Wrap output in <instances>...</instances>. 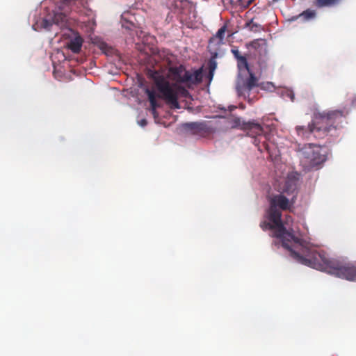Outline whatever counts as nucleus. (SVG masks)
Wrapping results in <instances>:
<instances>
[{
  "mask_svg": "<svg viewBox=\"0 0 356 356\" xmlns=\"http://www.w3.org/2000/svg\"><path fill=\"white\" fill-rule=\"evenodd\" d=\"M147 76L152 81L153 87L152 89L147 88L145 93L148 97L152 114L155 115L156 108L161 106L156 98L164 100L171 108H179V96H190L186 87L191 88L193 86L202 82V68L191 72L186 70L182 65L170 67L168 76L174 83H170L167 76L156 70H149Z\"/></svg>",
  "mask_w": 356,
  "mask_h": 356,
  "instance_id": "1",
  "label": "nucleus"
},
{
  "mask_svg": "<svg viewBox=\"0 0 356 356\" xmlns=\"http://www.w3.org/2000/svg\"><path fill=\"white\" fill-rule=\"evenodd\" d=\"M300 264L340 278L356 281V262L330 258L326 252L317 251L311 244Z\"/></svg>",
  "mask_w": 356,
  "mask_h": 356,
  "instance_id": "2",
  "label": "nucleus"
},
{
  "mask_svg": "<svg viewBox=\"0 0 356 356\" xmlns=\"http://www.w3.org/2000/svg\"><path fill=\"white\" fill-rule=\"evenodd\" d=\"M348 111L346 108L327 110L314 114L311 123L307 127L297 126V134L302 138H309L313 136L316 138H324L332 130H336L346 119Z\"/></svg>",
  "mask_w": 356,
  "mask_h": 356,
  "instance_id": "3",
  "label": "nucleus"
},
{
  "mask_svg": "<svg viewBox=\"0 0 356 356\" xmlns=\"http://www.w3.org/2000/svg\"><path fill=\"white\" fill-rule=\"evenodd\" d=\"M268 216H269L268 214ZM268 219L270 222H261L260 223L261 228L264 231L267 229L274 230L273 236L281 239L282 246L289 251L291 257L300 263L310 243L295 236L292 233L287 231L280 218L277 224L269 217Z\"/></svg>",
  "mask_w": 356,
  "mask_h": 356,
  "instance_id": "4",
  "label": "nucleus"
},
{
  "mask_svg": "<svg viewBox=\"0 0 356 356\" xmlns=\"http://www.w3.org/2000/svg\"><path fill=\"white\" fill-rule=\"evenodd\" d=\"M300 165L305 171L318 169L327 159V149L325 147L309 143L298 150Z\"/></svg>",
  "mask_w": 356,
  "mask_h": 356,
  "instance_id": "5",
  "label": "nucleus"
},
{
  "mask_svg": "<svg viewBox=\"0 0 356 356\" xmlns=\"http://www.w3.org/2000/svg\"><path fill=\"white\" fill-rule=\"evenodd\" d=\"M84 0H60L58 6L59 12L54 13L52 17V22L47 19L42 21V26L50 30L53 24L59 26L60 29L67 27V13L72 10L78 11L81 7L84 6Z\"/></svg>",
  "mask_w": 356,
  "mask_h": 356,
  "instance_id": "6",
  "label": "nucleus"
},
{
  "mask_svg": "<svg viewBox=\"0 0 356 356\" xmlns=\"http://www.w3.org/2000/svg\"><path fill=\"white\" fill-rule=\"evenodd\" d=\"M248 74L249 76L246 78H244L241 74L238 75L236 83V90L239 96L248 99V102L252 103V99L249 97L250 91L253 90V88L260 87L261 89L266 90L270 88V87H273V85L270 82L259 84V79L253 72H250Z\"/></svg>",
  "mask_w": 356,
  "mask_h": 356,
  "instance_id": "7",
  "label": "nucleus"
},
{
  "mask_svg": "<svg viewBox=\"0 0 356 356\" xmlns=\"http://www.w3.org/2000/svg\"><path fill=\"white\" fill-rule=\"evenodd\" d=\"M213 118H219V120L187 122L183 124V127L186 131H189L191 134L207 137L214 134L217 131L222 129V122L220 119L222 118L216 116Z\"/></svg>",
  "mask_w": 356,
  "mask_h": 356,
  "instance_id": "8",
  "label": "nucleus"
},
{
  "mask_svg": "<svg viewBox=\"0 0 356 356\" xmlns=\"http://www.w3.org/2000/svg\"><path fill=\"white\" fill-rule=\"evenodd\" d=\"M270 207L268 209L269 218L273 220L276 224L278 222L280 218L281 219L282 210H286L289 208V200L282 194H277L273 195L270 200Z\"/></svg>",
  "mask_w": 356,
  "mask_h": 356,
  "instance_id": "9",
  "label": "nucleus"
},
{
  "mask_svg": "<svg viewBox=\"0 0 356 356\" xmlns=\"http://www.w3.org/2000/svg\"><path fill=\"white\" fill-rule=\"evenodd\" d=\"M240 126L241 129L247 131L248 136L253 138L261 136L264 132L262 127L253 121L243 122Z\"/></svg>",
  "mask_w": 356,
  "mask_h": 356,
  "instance_id": "10",
  "label": "nucleus"
},
{
  "mask_svg": "<svg viewBox=\"0 0 356 356\" xmlns=\"http://www.w3.org/2000/svg\"><path fill=\"white\" fill-rule=\"evenodd\" d=\"M72 33L74 36L67 42V46L73 53L78 54L81 49L83 40L78 33L72 32Z\"/></svg>",
  "mask_w": 356,
  "mask_h": 356,
  "instance_id": "11",
  "label": "nucleus"
},
{
  "mask_svg": "<svg viewBox=\"0 0 356 356\" xmlns=\"http://www.w3.org/2000/svg\"><path fill=\"white\" fill-rule=\"evenodd\" d=\"M316 16V12L314 10L307 9L300 14L292 17L291 20L296 21L298 19H301L302 22H305L314 19Z\"/></svg>",
  "mask_w": 356,
  "mask_h": 356,
  "instance_id": "12",
  "label": "nucleus"
},
{
  "mask_svg": "<svg viewBox=\"0 0 356 356\" xmlns=\"http://www.w3.org/2000/svg\"><path fill=\"white\" fill-rule=\"evenodd\" d=\"M342 0H312L313 6L318 8L325 7H334L339 5Z\"/></svg>",
  "mask_w": 356,
  "mask_h": 356,
  "instance_id": "13",
  "label": "nucleus"
},
{
  "mask_svg": "<svg viewBox=\"0 0 356 356\" xmlns=\"http://www.w3.org/2000/svg\"><path fill=\"white\" fill-rule=\"evenodd\" d=\"M227 26L224 25L220 29H218L216 34L210 38L209 40V44H212L213 42H216V44L220 45L223 44V40L225 33L226 32Z\"/></svg>",
  "mask_w": 356,
  "mask_h": 356,
  "instance_id": "14",
  "label": "nucleus"
},
{
  "mask_svg": "<svg viewBox=\"0 0 356 356\" xmlns=\"http://www.w3.org/2000/svg\"><path fill=\"white\" fill-rule=\"evenodd\" d=\"M217 56V54H215V56H213L208 62V67H209V79H212L213 76L214 71L216 70L217 67V63L215 60L216 56Z\"/></svg>",
  "mask_w": 356,
  "mask_h": 356,
  "instance_id": "15",
  "label": "nucleus"
},
{
  "mask_svg": "<svg viewBox=\"0 0 356 356\" xmlns=\"http://www.w3.org/2000/svg\"><path fill=\"white\" fill-rule=\"evenodd\" d=\"M237 66L239 70H241L243 68H244L248 71V73H250V72H252L250 69L246 57L244 56L239 57V59L237 60Z\"/></svg>",
  "mask_w": 356,
  "mask_h": 356,
  "instance_id": "16",
  "label": "nucleus"
},
{
  "mask_svg": "<svg viewBox=\"0 0 356 356\" xmlns=\"http://www.w3.org/2000/svg\"><path fill=\"white\" fill-rule=\"evenodd\" d=\"M246 26H248L250 30L254 32H259L261 30H263L261 26L259 24L254 23L252 19L246 23Z\"/></svg>",
  "mask_w": 356,
  "mask_h": 356,
  "instance_id": "17",
  "label": "nucleus"
},
{
  "mask_svg": "<svg viewBox=\"0 0 356 356\" xmlns=\"http://www.w3.org/2000/svg\"><path fill=\"white\" fill-rule=\"evenodd\" d=\"M231 51L236 60L239 59V57L243 56L237 49H232Z\"/></svg>",
  "mask_w": 356,
  "mask_h": 356,
  "instance_id": "18",
  "label": "nucleus"
},
{
  "mask_svg": "<svg viewBox=\"0 0 356 356\" xmlns=\"http://www.w3.org/2000/svg\"><path fill=\"white\" fill-rule=\"evenodd\" d=\"M351 106L356 108V95L353 96L351 99Z\"/></svg>",
  "mask_w": 356,
  "mask_h": 356,
  "instance_id": "19",
  "label": "nucleus"
},
{
  "mask_svg": "<svg viewBox=\"0 0 356 356\" xmlns=\"http://www.w3.org/2000/svg\"><path fill=\"white\" fill-rule=\"evenodd\" d=\"M138 124L141 126V127H145L147 125V121L145 120V119H142L141 120H140L138 122Z\"/></svg>",
  "mask_w": 356,
  "mask_h": 356,
  "instance_id": "20",
  "label": "nucleus"
},
{
  "mask_svg": "<svg viewBox=\"0 0 356 356\" xmlns=\"http://www.w3.org/2000/svg\"><path fill=\"white\" fill-rule=\"evenodd\" d=\"M287 95L290 97V99L292 102L294 101L295 97H294L293 93L291 91L287 92Z\"/></svg>",
  "mask_w": 356,
  "mask_h": 356,
  "instance_id": "21",
  "label": "nucleus"
},
{
  "mask_svg": "<svg viewBox=\"0 0 356 356\" xmlns=\"http://www.w3.org/2000/svg\"><path fill=\"white\" fill-rule=\"evenodd\" d=\"M257 44H258V40H254V41H252V42L250 43V45H251L252 47H256Z\"/></svg>",
  "mask_w": 356,
  "mask_h": 356,
  "instance_id": "22",
  "label": "nucleus"
},
{
  "mask_svg": "<svg viewBox=\"0 0 356 356\" xmlns=\"http://www.w3.org/2000/svg\"><path fill=\"white\" fill-rule=\"evenodd\" d=\"M253 143H254L256 145H258V143H257V138H254V142H253Z\"/></svg>",
  "mask_w": 356,
  "mask_h": 356,
  "instance_id": "23",
  "label": "nucleus"
}]
</instances>
